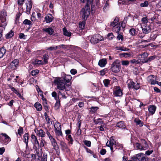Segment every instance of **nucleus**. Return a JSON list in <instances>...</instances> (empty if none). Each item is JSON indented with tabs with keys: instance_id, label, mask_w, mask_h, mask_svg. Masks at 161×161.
Instances as JSON below:
<instances>
[{
	"instance_id": "nucleus-60",
	"label": "nucleus",
	"mask_w": 161,
	"mask_h": 161,
	"mask_svg": "<svg viewBox=\"0 0 161 161\" xmlns=\"http://www.w3.org/2000/svg\"><path fill=\"white\" fill-rule=\"evenodd\" d=\"M70 73L71 74L75 75L77 73V70L75 69H72L70 70Z\"/></svg>"
},
{
	"instance_id": "nucleus-23",
	"label": "nucleus",
	"mask_w": 161,
	"mask_h": 161,
	"mask_svg": "<svg viewBox=\"0 0 161 161\" xmlns=\"http://www.w3.org/2000/svg\"><path fill=\"white\" fill-rule=\"evenodd\" d=\"M6 50L4 47L0 48V58H2L6 53Z\"/></svg>"
},
{
	"instance_id": "nucleus-1",
	"label": "nucleus",
	"mask_w": 161,
	"mask_h": 161,
	"mask_svg": "<svg viewBox=\"0 0 161 161\" xmlns=\"http://www.w3.org/2000/svg\"><path fill=\"white\" fill-rule=\"evenodd\" d=\"M54 83L57 85V88L60 91H64L65 92H66L68 91L66 88L65 85L66 83L64 82L62 79L59 78L58 80H55Z\"/></svg>"
},
{
	"instance_id": "nucleus-20",
	"label": "nucleus",
	"mask_w": 161,
	"mask_h": 161,
	"mask_svg": "<svg viewBox=\"0 0 161 161\" xmlns=\"http://www.w3.org/2000/svg\"><path fill=\"white\" fill-rule=\"evenodd\" d=\"M42 152V149L39 148H36V155H37L39 158L41 157Z\"/></svg>"
},
{
	"instance_id": "nucleus-41",
	"label": "nucleus",
	"mask_w": 161,
	"mask_h": 161,
	"mask_svg": "<svg viewBox=\"0 0 161 161\" xmlns=\"http://www.w3.org/2000/svg\"><path fill=\"white\" fill-rule=\"evenodd\" d=\"M109 0H107L106 2V3L105 4L104 6L103 7V9L104 11H105L106 10V8L107 7H108L109 5V3H108Z\"/></svg>"
},
{
	"instance_id": "nucleus-63",
	"label": "nucleus",
	"mask_w": 161,
	"mask_h": 161,
	"mask_svg": "<svg viewBox=\"0 0 161 161\" xmlns=\"http://www.w3.org/2000/svg\"><path fill=\"white\" fill-rule=\"evenodd\" d=\"M47 155H43V157L42 158V161H47Z\"/></svg>"
},
{
	"instance_id": "nucleus-19",
	"label": "nucleus",
	"mask_w": 161,
	"mask_h": 161,
	"mask_svg": "<svg viewBox=\"0 0 161 161\" xmlns=\"http://www.w3.org/2000/svg\"><path fill=\"white\" fill-rule=\"evenodd\" d=\"M116 125L118 127L122 129H125L126 127L124 122L123 121H120L118 122L116 124Z\"/></svg>"
},
{
	"instance_id": "nucleus-24",
	"label": "nucleus",
	"mask_w": 161,
	"mask_h": 161,
	"mask_svg": "<svg viewBox=\"0 0 161 161\" xmlns=\"http://www.w3.org/2000/svg\"><path fill=\"white\" fill-rule=\"evenodd\" d=\"M34 106L38 111H40L42 109V105L38 102H36L35 103Z\"/></svg>"
},
{
	"instance_id": "nucleus-17",
	"label": "nucleus",
	"mask_w": 161,
	"mask_h": 161,
	"mask_svg": "<svg viewBox=\"0 0 161 161\" xmlns=\"http://www.w3.org/2000/svg\"><path fill=\"white\" fill-rule=\"evenodd\" d=\"M61 79L64 82L69 83L71 80L72 77L70 75H66L64 77H63Z\"/></svg>"
},
{
	"instance_id": "nucleus-42",
	"label": "nucleus",
	"mask_w": 161,
	"mask_h": 161,
	"mask_svg": "<svg viewBox=\"0 0 161 161\" xmlns=\"http://www.w3.org/2000/svg\"><path fill=\"white\" fill-rule=\"evenodd\" d=\"M134 82L133 81H130L128 84V86L129 88H133Z\"/></svg>"
},
{
	"instance_id": "nucleus-39",
	"label": "nucleus",
	"mask_w": 161,
	"mask_h": 161,
	"mask_svg": "<svg viewBox=\"0 0 161 161\" xmlns=\"http://www.w3.org/2000/svg\"><path fill=\"white\" fill-rule=\"evenodd\" d=\"M85 26V21H83L80 22L79 27L81 29H84Z\"/></svg>"
},
{
	"instance_id": "nucleus-32",
	"label": "nucleus",
	"mask_w": 161,
	"mask_h": 161,
	"mask_svg": "<svg viewBox=\"0 0 161 161\" xmlns=\"http://www.w3.org/2000/svg\"><path fill=\"white\" fill-rule=\"evenodd\" d=\"M98 108L97 107H92L90 108V112L92 114L94 113L97 111Z\"/></svg>"
},
{
	"instance_id": "nucleus-16",
	"label": "nucleus",
	"mask_w": 161,
	"mask_h": 161,
	"mask_svg": "<svg viewBox=\"0 0 161 161\" xmlns=\"http://www.w3.org/2000/svg\"><path fill=\"white\" fill-rule=\"evenodd\" d=\"M43 31L47 33L50 35H52L54 32V31L52 27H49L47 28L43 29Z\"/></svg>"
},
{
	"instance_id": "nucleus-7",
	"label": "nucleus",
	"mask_w": 161,
	"mask_h": 161,
	"mask_svg": "<svg viewBox=\"0 0 161 161\" xmlns=\"http://www.w3.org/2000/svg\"><path fill=\"white\" fill-rule=\"evenodd\" d=\"M148 56V53H144L142 54L139 55V58H140V61L143 63H147V57Z\"/></svg>"
},
{
	"instance_id": "nucleus-3",
	"label": "nucleus",
	"mask_w": 161,
	"mask_h": 161,
	"mask_svg": "<svg viewBox=\"0 0 161 161\" xmlns=\"http://www.w3.org/2000/svg\"><path fill=\"white\" fill-rule=\"evenodd\" d=\"M89 3L87 4V1L86 4V6L84 8L82 9V18L83 19L85 20L88 17L90 14V9L89 5H90Z\"/></svg>"
},
{
	"instance_id": "nucleus-29",
	"label": "nucleus",
	"mask_w": 161,
	"mask_h": 161,
	"mask_svg": "<svg viewBox=\"0 0 161 161\" xmlns=\"http://www.w3.org/2000/svg\"><path fill=\"white\" fill-rule=\"evenodd\" d=\"M23 23L25 25H29V28H31V27L32 22L30 20L28 19H25Z\"/></svg>"
},
{
	"instance_id": "nucleus-15",
	"label": "nucleus",
	"mask_w": 161,
	"mask_h": 161,
	"mask_svg": "<svg viewBox=\"0 0 161 161\" xmlns=\"http://www.w3.org/2000/svg\"><path fill=\"white\" fill-rule=\"evenodd\" d=\"M156 107L154 105H150L148 107L149 112L151 115H153L156 111Z\"/></svg>"
},
{
	"instance_id": "nucleus-14",
	"label": "nucleus",
	"mask_w": 161,
	"mask_h": 161,
	"mask_svg": "<svg viewBox=\"0 0 161 161\" xmlns=\"http://www.w3.org/2000/svg\"><path fill=\"white\" fill-rule=\"evenodd\" d=\"M107 63V60L105 58H103L100 60L98 63V65L101 67H103L105 66Z\"/></svg>"
},
{
	"instance_id": "nucleus-38",
	"label": "nucleus",
	"mask_w": 161,
	"mask_h": 161,
	"mask_svg": "<svg viewBox=\"0 0 161 161\" xmlns=\"http://www.w3.org/2000/svg\"><path fill=\"white\" fill-rule=\"evenodd\" d=\"M55 131L57 135L59 136H62V135L61 129H60V128H59V129L55 130Z\"/></svg>"
},
{
	"instance_id": "nucleus-53",
	"label": "nucleus",
	"mask_w": 161,
	"mask_h": 161,
	"mask_svg": "<svg viewBox=\"0 0 161 161\" xmlns=\"http://www.w3.org/2000/svg\"><path fill=\"white\" fill-rule=\"evenodd\" d=\"M108 37V39H109V40L112 39L114 37V36L113 35V34L112 33H109L107 35Z\"/></svg>"
},
{
	"instance_id": "nucleus-13",
	"label": "nucleus",
	"mask_w": 161,
	"mask_h": 161,
	"mask_svg": "<svg viewBox=\"0 0 161 161\" xmlns=\"http://www.w3.org/2000/svg\"><path fill=\"white\" fill-rule=\"evenodd\" d=\"M154 75H150L147 77L148 81L150 82L151 85L157 84L158 83V81L153 79V78H154Z\"/></svg>"
},
{
	"instance_id": "nucleus-25",
	"label": "nucleus",
	"mask_w": 161,
	"mask_h": 161,
	"mask_svg": "<svg viewBox=\"0 0 161 161\" xmlns=\"http://www.w3.org/2000/svg\"><path fill=\"white\" fill-rule=\"evenodd\" d=\"M34 145L36 148H39V147H42L44 146V143L43 142H40V145L39 142H35Z\"/></svg>"
},
{
	"instance_id": "nucleus-59",
	"label": "nucleus",
	"mask_w": 161,
	"mask_h": 161,
	"mask_svg": "<svg viewBox=\"0 0 161 161\" xmlns=\"http://www.w3.org/2000/svg\"><path fill=\"white\" fill-rule=\"evenodd\" d=\"M56 142H53L52 144L54 146V149H57L58 148V147Z\"/></svg>"
},
{
	"instance_id": "nucleus-54",
	"label": "nucleus",
	"mask_w": 161,
	"mask_h": 161,
	"mask_svg": "<svg viewBox=\"0 0 161 161\" xmlns=\"http://www.w3.org/2000/svg\"><path fill=\"white\" fill-rule=\"evenodd\" d=\"M58 48V46H56L55 47H48L47 49V50H49L50 51H52L53 50H56Z\"/></svg>"
},
{
	"instance_id": "nucleus-55",
	"label": "nucleus",
	"mask_w": 161,
	"mask_h": 161,
	"mask_svg": "<svg viewBox=\"0 0 161 161\" xmlns=\"http://www.w3.org/2000/svg\"><path fill=\"white\" fill-rule=\"evenodd\" d=\"M39 72V71L37 70H33L31 72V74L32 75H35L37 74Z\"/></svg>"
},
{
	"instance_id": "nucleus-18",
	"label": "nucleus",
	"mask_w": 161,
	"mask_h": 161,
	"mask_svg": "<svg viewBox=\"0 0 161 161\" xmlns=\"http://www.w3.org/2000/svg\"><path fill=\"white\" fill-rule=\"evenodd\" d=\"M35 131L37 135L39 136L42 137H44L45 135V133L44 132L43 130L41 129L39 130H35Z\"/></svg>"
},
{
	"instance_id": "nucleus-10",
	"label": "nucleus",
	"mask_w": 161,
	"mask_h": 161,
	"mask_svg": "<svg viewBox=\"0 0 161 161\" xmlns=\"http://www.w3.org/2000/svg\"><path fill=\"white\" fill-rule=\"evenodd\" d=\"M142 28L143 32L145 34H147L151 31V28L149 25H147L146 24H144Z\"/></svg>"
},
{
	"instance_id": "nucleus-8",
	"label": "nucleus",
	"mask_w": 161,
	"mask_h": 161,
	"mask_svg": "<svg viewBox=\"0 0 161 161\" xmlns=\"http://www.w3.org/2000/svg\"><path fill=\"white\" fill-rule=\"evenodd\" d=\"M136 158L137 160L139 161H147V157L145 156V154L142 153H140L136 155Z\"/></svg>"
},
{
	"instance_id": "nucleus-36",
	"label": "nucleus",
	"mask_w": 161,
	"mask_h": 161,
	"mask_svg": "<svg viewBox=\"0 0 161 161\" xmlns=\"http://www.w3.org/2000/svg\"><path fill=\"white\" fill-rule=\"evenodd\" d=\"M54 127L55 130L59 129V128L61 129V125L60 124L59 122L56 123L54 125Z\"/></svg>"
},
{
	"instance_id": "nucleus-12",
	"label": "nucleus",
	"mask_w": 161,
	"mask_h": 161,
	"mask_svg": "<svg viewBox=\"0 0 161 161\" xmlns=\"http://www.w3.org/2000/svg\"><path fill=\"white\" fill-rule=\"evenodd\" d=\"M117 143L116 142H107L106 145L107 146L109 147L111 151H113V147H115L117 145Z\"/></svg>"
},
{
	"instance_id": "nucleus-4",
	"label": "nucleus",
	"mask_w": 161,
	"mask_h": 161,
	"mask_svg": "<svg viewBox=\"0 0 161 161\" xmlns=\"http://www.w3.org/2000/svg\"><path fill=\"white\" fill-rule=\"evenodd\" d=\"M103 40V37L99 34L93 35L90 39L91 42L93 44H95Z\"/></svg>"
},
{
	"instance_id": "nucleus-11",
	"label": "nucleus",
	"mask_w": 161,
	"mask_h": 161,
	"mask_svg": "<svg viewBox=\"0 0 161 161\" xmlns=\"http://www.w3.org/2000/svg\"><path fill=\"white\" fill-rule=\"evenodd\" d=\"M45 19L47 23L52 22L54 19V17L51 14H47L45 18Z\"/></svg>"
},
{
	"instance_id": "nucleus-2",
	"label": "nucleus",
	"mask_w": 161,
	"mask_h": 161,
	"mask_svg": "<svg viewBox=\"0 0 161 161\" xmlns=\"http://www.w3.org/2000/svg\"><path fill=\"white\" fill-rule=\"evenodd\" d=\"M119 61L118 59L115 60L111 66L110 69L113 72L115 73H119L121 69Z\"/></svg>"
},
{
	"instance_id": "nucleus-35",
	"label": "nucleus",
	"mask_w": 161,
	"mask_h": 161,
	"mask_svg": "<svg viewBox=\"0 0 161 161\" xmlns=\"http://www.w3.org/2000/svg\"><path fill=\"white\" fill-rule=\"evenodd\" d=\"M32 64L34 65H40L43 64V62L42 60H36L33 62Z\"/></svg>"
},
{
	"instance_id": "nucleus-61",
	"label": "nucleus",
	"mask_w": 161,
	"mask_h": 161,
	"mask_svg": "<svg viewBox=\"0 0 161 161\" xmlns=\"http://www.w3.org/2000/svg\"><path fill=\"white\" fill-rule=\"evenodd\" d=\"M130 62L132 64H138L139 63V62L138 60H136L135 59H133L130 61Z\"/></svg>"
},
{
	"instance_id": "nucleus-45",
	"label": "nucleus",
	"mask_w": 161,
	"mask_h": 161,
	"mask_svg": "<svg viewBox=\"0 0 161 161\" xmlns=\"http://www.w3.org/2000/svg\"><path fill=\"white\" fill-rule=\"evenodd\" d=\"M136 147L140 150H144V147L142 146L141 144L139 143H136Z\"/></svg>"
},
{
	"instance_id": "nucleus-51",
	"label": "nucleus",
	"mask_w": 161,
	"mask_h": 161,
	"mask_svg": "<svg viewBox=\"0 0 161 161\" xmlns=\"http://www.w3.org/2000/svg\"><path fill=\"white\" fill-rule=\"evenodd\" d=\"M148 19L147 17H143L142 19V21L144 23V24H146L148 22Z\"/></svg>"
},
{
	"instance_id": "nucleus-57",
	"label": "nucleus",
	"mask_w": 161,
	"mask_h": 161,
	"mask_svg": "<svg viewBox=\"0 0 161 161\" xmlns=\"http://www.w3.org/2000/svg\"><path fill=\"white\" fill-rule=\"evenodd\" d=\"M1 24L0 25L1 27H4L6 26L7 25V24L6 22V21H4L1 22Z\"/></svg>"
},
{
	"instance_id": "nucleus-30",
	"label": "nucleus",
	"mask_w": 161,
	"mask_h": 161,
	"mask_svg": "<svg viewBox=\"0 0 161 161\" xmlns=\"http://www.w3.org/2000/svg\"><path fill=\"white\" fill-rule=\"evenodd\" d=\"M14 35V31L11 30L6 35V37L7 39L11 38Z\"/></svg>"
},
{
	"instance_id": "nucleus-37",
	"label": "nucleus",
	"mask_w": 161,
	"mask_h": 161,
	"mask_svg": "<svg viewBox=\"0 0 161 161\" xmlns=\"http://www.w3.org/2000/svg\"><path fill=\"white\" fill-rule=\"evenodd\" d=\"M7 16L6 12L4 10H3L0 12V16L6 17Z\"/></svg>"
},
{
	"instance_id": "nucleus-33",
	"label": "nucleus",
	"mask_w": 161,
	"mask_h": 161,
	"mask_svg": "<svg viewBox=\"0 0 161 161\" xmlns=\"http://www.w3.org/2000/svg\"><path fill=\"white\" fill-rule=\"evenodd\" d=\"M129 33L132 36L135 35L136 34V31L134 28H131L129 30Z\"/></svg>"
},
{
	"instance_id": "nucleus-48",
	"label": "nucleus",
	"mask_w": 161,
	"mask_h": 161,
	"mask_svg": "<svg viewBox=\"0 0 161 161\" xmlns=\"http://www.w3.org/2000/svg\"><path fill=\"white\" fill-rule=\"evenodd\" d=\"M18 133L19 135H21L23 133V129L22 127H20L18 130Z\"/></svg>"
},
{
	"instance_id": "nucleus-27",
	"label": "nucleus",
	"mask_w": 161,
	"mask_h": 161,
	"mask_svg": "<svg viewBox=\"0 0 161 161\" xmlns=\"http://www.w3.org/2000/svg\"><path fill=\"white\" fill-rule=\"evenodd\" d=\"M134 121L137 125H139L140 127H141L143 125L142 121L139 119H136L134 120Z\"/></svg>"
},
{
	"instance_id": "nucleus-49",
	"label": "nucleus",
	"mask_w": 161,
	"mask_h": 161,
	"mask_svg": "<svg viewBox=\"0 0 161 161\" xmlns=\"http://www.w3.org/2000/svg\"><path fill=\"white\" fill-rule=\"evenodd\" d=\"M1 135L5 138V140H10V137L8 136L5 133H2Z\"/></svg>"
},
{
	"instance_id": "nucleus-6",
	"label": "nucleus",
	"mask_w": 161,
	"mask_h": 161,
	"mask_svg": "<svg viewBox=\"0 0 161 161\" xmlns=\"http://www.w3.org/2000/svg\"><path fill=\"white\" fill-rule=\"evenodd\" d=\"M113 94L115 97H121L123 95L122 89L119 86H115L114 89Z\"/></svg>"
},
{
	"instance_id": "nucleus-34",
	"label": "nucleus",
	"mask_w": 161,
	"mask_h": 161,
	"mask_svg": "<svg viewBox=\"0 0 161 161\" xmlns=\"http://www.w3.org/2000/svg\"><path fill=\"white\" fill-rule=\"evenodd\" d=\"M103 83L105 86L108 87L110 83V80L108 79H105L103 80Z\"/></svg>"
},
{
	"instance_id": "nucleus-31",
	"label": "nucleus",
	"mask_w": 161,
	"mask_h": 161,
	"mask_svg": "<svg viewBox=\"0 0 161 161\" xmlns=\"http://www.w3.org/2000/svg\"><path fill=\"white\" fill-rule=\"evenodd\" d=\"M149 5V2L147 1H145L143 2L142 3L140 4V6L142 7H147Z\"/></svg>"
},
{
	"instance_id": "nucleus-58",
	"label": "nucleus",
	"mask_w": 161,
	"mask_h": 161,
	"mask_svg": "<svg viewBox=\"0 0 161 161\" xmlns=\"http://www.w3.org/2000/svg\"><path fill=\"white\" fill-rule=\"evenodd\" d=\"M31 140L32 141H38L36 136L33 134L31 135Z\"/></svg>"
},
{
	"instance_id": "nucleus-64",
	"label": "nucleus",
	"mask_w": 161,
	"mask_h": 161,
	"mask_svg": "<svg viewBox=\"0 0 161 161\" xmlns=\"http://www.w3.org/2000/svg\"><path fill=\"white\" fill-rule=\"evenodd\" d=\"M2 161H9L8 157H3L2 159Z\"/></svg>"
},
{
	"instance_id": "nucleus-56",
	"label": "nucleus",
	"mask_w": 161,
	"mask_h": 161,
	"mask_svg": "<svg viewBox=\"0 0 161 161\" xmlns=\"http://www.w3.org/2000/svg\"><path fill=\"white\" fill-rule=\"evenodd\" d=\"M66 138L68 140H70V141H73V139L72 138L70 134L67 135Z\"/></svg>"
},
{
	"instance_id": "nucleus-52",
	"label": "nucleus",
	"mask_w": 161,
	"mask_h": 161,
	"mask_svg": "<svg viewBox=\"0 0 161 161\" xmlns=\"http://www.w3.org/2000/svg\"><path fill=\"white\" fill-rule=\"evenodd\" d=\"M60 103L57 101L56 103L54 105V108L55 110H58L59 107Z\"/></svg>"
},
{
	"instance_id": "nucleus-40",
	"label": "nucleus",
	"mask_w": 161,
	"mask_h": 161,
	"mask_svg": "<svg viewBox=\"0 0 161 161\" xmlns=\"http://www.w3.org/2000/svg\"><path fill=\"white\" fill-rule=\"evenodd\" d=\"M43 58L44 59V62L45 64H47L48 62V55H44L43 56Z\"/></svg>"
},
{
	"instance_id": "nucleus-26",
	"label": "nucleus",
	"mask_w": 161,
	"mask_h": 161,
	"mask_svg": "<svg viewBox=\"0 0 161 161\" xmlns=\"http://www.w3.org/2000/svg\"><path fill=\"white\" fill-rule=\"evenodd\" d=\"M119 55L121 57L128 58L130 57L131 54L130 53H122L119 54Z\"/></svg>"
},
{
	"instance_id": "nucleus-47",
	"label": "nucleus",
	"mask_w": 161,
	"mask_h": 161,
	"mask_svg": "<svg viewBox=\"0 0 161 161\" xmlns=\"http://www.w3.org/2000/svg\"><path fill=\"white\" fill-rule=\"evenodd\" d=\"M118 50H121L123 51H128L129 49L124 47H120L118 49Z\"/></svg>"
},
{
	"instance_id": "nucleus-43",
	"label": "nucleus",
	"mask_w": 161,
	"mask_h": 161,
	"mask_svg": "<svg viewBox=\"0 0 161 161\" xmlns=\"http://www.w3.org/2000/svg\"><path fill=\"white\" fill-rule=\"evenodd\" d=\"M122 65L123 66H127L129 64L130 62L128 60H123L121 62Z\"/></svg>"
},
{
	"instance_id": "nucleus-28",
	"label": "nucleus",
	"mask_w": 161,
	"mask_h": 161,
	"mask_svg": "<svg viewBox=\"0 0 161 161\" xmlns=\"http://www.w3.org/2000/svg\"><path fill=\"white\" fill-rule=\"evenodd\" d=\"M119 21V19L118 18H115L113 22H112L110 24V26H114L118 25V22Z\"/></svg>"
},
{
	"instance_id": "nucleus-21",
	"label": "nucleus",
	"mask_w": 161,
	"mask_h": 161,
	"mask_svg": "<svg viewBox=\"0 0 161 161\" xmlns=\"http://www.w3.org/2000/svg\"><path fill=\"white\" fill-rule=\"evenodd\" d=\"M63 34L65 36L69 37L71 35V33L68 31L65 27H64L63 29Z\"/></svg>"
},
{
	"instance_id": "nucleus-46",
	"label": "nucleus",
	"mask_w": 161,
	"mask_h": 161,
	"mask_svg": "<svg viewBox=\"0 0 161 161\" xmlns=\"http://www.w3.org/2000/svg\"><path fill=\"white\" fill-rule=\"evenodd\" d=\"M155 58L156 57L155 56H151L149 57L148 58L147 57V63L150 62L151 61L153 60L154 59H155Z\"/></svg>"
},
{
	"instance_id": "nucleus-9",
	"label": "nucleus",
	"mask_w": 161,
	"mask_h": 161,
	"mask_svg": "<svg viewBox=\"0 0 161 161\" xmlns=\"http://www.w3.org/2000/svg\"><path fill=\"white\" fill-rule=\"evenodd\" d=\"M27 2H26V13L29 14L30 13V11L32 8V3L31 0H27Z\"/></svg>"
},
{
	"instance_id": "nucleus-22",
	"label": "nucleus",
	"mask_w": 161,
	"mask_h": 161,
	"mask_svg": "<svg viewBox=\"0 0 161 161\" xmlns=\"http://www.w3.org/2000/svg\"><path fill=\"white\" fill-rule=\"evenodd\" d=\"M112 28L113 31L117 33L118 34H119V31L120 29V28L119 26V25L113 26Z\"/></svg>"
},
{
	"instance_id": "nucleus-44",
	"label": "nucleus",
	"mask_w": 161,
	"mask_h": 161,
	"mask_svg": "<svg viewBox=\"0 0 161 161\" xmlns=\"http://www.w3.org/2000/svg\"><path fill=\"white\" fill-rule=\"evenodd\" d=\"M140 84L138 83H136L134 82L133 88L136 90H138L140 88Z\"/></svg>"
},
{
	"instance_id": "nucleus-50",
	"label": "nucleus",
	"mask_w": 161,
	"mask_h": 161,
	"mask_svg": "<svg viewBox=\"0 0 161 161\" xmlns=\"http://www.w3.org/2000/svg\"><path fill=\"white\" fill-rule=\"evenodd\" d=\"M47 135L48 136L50 140L51 141L52 140H54V139L53 136L51 135V134L48 131L47 132Z\"/></svg>"
},
{
	"instance_id": "nucleus-62",
	"label": "nucleus",
	"mask_w": 161,
	"mask_h": 161,
	"mask_svg": "<svg viewBox=\"0 0 161 161\" xmlns=\"http://www.w3.org/2000/svg\"><path fill=\"white\" fill-rule=\"evenodd\" d=\"M117 38V39L119 40L121 39L122 41L124 39L123 36L119 34H118V35Z\"/></svg>"
},
{
	"instance_id": "nucleus-5",
	"label": "nucleus",
	"mask_w": 161,
	"mask_h": 161,
	"mask_svg": "<svg viewBox=\"0 0 161 161\" xmlns=\"http://www.w3.org/2000/svg\"><path fill=\"white\" fill-rule=\"evenodd\" d=\"M19 60L18 59H15L9 64L7 66V68L11 70H15L19 66Z\"/></svg>"
}]
</instances>
